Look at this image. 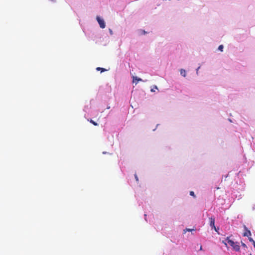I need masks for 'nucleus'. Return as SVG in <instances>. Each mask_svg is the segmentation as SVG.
Instances as JSON below:
<instances>
[{
  "instance_id": "nucleus-1",
  "label": "nucleus",
  "mask_w": 255,
  "mask_h": 255,
  "mask_svg": "<svg viewBox=\"0 0 255 255\" xmlns=\"http://www.w3.org/2000/svg\"><path fill=\"white\" fill-rule=\"evenodd\" d=\"M229 237H227L226 239L228 244L233 248V249L239 252L240 250L239 244L238 242H234L233 241L230 240Z\"/></svg>"
},
{
  "instance_id": "nucleus-2",
  "label": "nucleus",
  "mask_w": 255,
  "mask_h": 255,
  "mask_svg": "<svg viewBox=\"0 0 255 255\" xmlns=\"http://www.w3.org/2000/svg\"><path fill=\"white\" fill-rule=\"evenodd\" d=\"M96 19L100 25V27L102 28H104L106 26L104 20L102 19H101L99 16H97Z\"/></svg>"
},
{
  "instance_id": "nucleus-3",
  "label": "nucleus",
  "mask_w": 255,
  "mask_h": 255,
  "mask_svg": "<svg viewBox=\"0 0 255 255\" xmlns=\"http://www.w3.org/2000/svg\"><path fill=\"white\" fill-rule=\"evenodd\" d=\"M244 229L245 230V232L244 233L243 236L245 237H249L250 236H251L252 234L251 231L247 228L246 226H244Z\"/></svg>"
},
{
  "instance_id": "nucleus-4",
  "label": "nucleus",
  "mask_w": 255,
  "mask_h": 255,
  "mask_svg": "<svg viewBox=\"0 0 255 255\" xmlns=\"http://www.w3.org/2000/svg\"><path fill=\"white\" fill-rule=\"evenodd\" d=\"M210 225L212 229L216 230V227L215 226V218L214 217L210 218Z\"/></svg>"
},
{
  "instance_id": "nucleus-5",
  "label": "nucleus",
  "mask_w": 255,
  "mask_h": 255,
  "mask_svg": "<svg viewBox=\"0 0 255 255\" xmlns=\"http://www.w3.org/2000/svg\"><path fill=\"white\" fill-rule=\"evenodd\" d=\"M132 79H133V83H135V84H137V83L139 81H142V80L141 78H138L135 76H133Z\"/></svg>"
},
{
  "instance_id": "nucleus-6",
  "label": "nucleus",
  "mask_w": 255,
  "mask_h": 255,
  "mask_svg": "<svg viewBox=\"0 0 255 255\" xmlns=\"http://www.w3.org/2000/svg\"><path fill=\"white\" fill-rule=\"evenodd\" d=\"M180 74L184 77L186 76V71L183 69L180 70Z\"/></svg>"
},
{
  "instance_id": "nucleus-7",
  "label": "nucleus",
  "mask_w": 255,
  "mask_h": 255,
  "mask_svg": "<svg viewBox=\"0 0 255 255\" xmlns=\"http://www.w3.org/2000/svg\"><path fill=\"white\" fill-rule=\"evenodd\" d=\"M96 70L97 71H101V72H103L107 71V70L106 69L103 68H101V67H97L96 68Z\"/></svg>"
},
{
  "instance_id": "nucleus-8",
  "label": "nucleus",
  "mask_w": 255,
  "mask_h": 255,
  "mask_svg": "<svg viewBox=\"0 0 255 255\" xmlns=\"http://www.w3.org/2000/svg\"><path fill=\"white\" fill-rule=\"evenodd\" d=\"M88 121H89L91 124H92L93 125H94V126H98V124H97L96 122H95V121H94L93 120H91V119L90 120H88Z\"/></svg>"
},
{
  "instance_id": "nucleus-9",
  "label": "nucleus",
  "mask_w": 255,
  "mask_h": 255,
  "mask_svg": "<svg viewBox=\"0 0 255 255\" xmlns=\"http://www.w3.org/2000/svg\"><path fill=\"white\" fill-rule=\"evenodd\" d=\"M218 49L219 50H220L221 51H223V45H220L219 47H218Z\"/></svg>"
},
{
  "instance_id": "nucleus-10",
  "label": "nucleus",
  "mask_w": 255,
  "mask_h": 255,
  "mask_svg": "<svg viewBox=\"0 0 255 255\" xmlns=\"http://www.w3.org/2000/svg\"><path fill=\"white\" fill-rule=\"evenodd\" d=\"M248 239H249V241L252 242V243H254V242H255V241L253 239V238H252L251 237V236L248 237Z\"/></svg>"
},
{
  "instance_id": "nucleus-11",
  "label": "nucleus",
  "mask_w": 255,
  "mask_h": 255,
  "mask_svg": "<svg viewBox=\"0 0 255 255\" xmlns=\"http://www.w3.org/2000/svg\"><path fill=\"white\" fill-rule=\"evenodd\" d=\"M190 195L192 196H193V197L195 198L196 197V196L194 193L193 191H190Z\"/></svg>"
},
{
  "instance_id": "nucleus-12",
  "label": "nucleus",
  "mask_w": 255,
  "mask_h": 255,
  "mask_svg": "<svg viewBox=\"0 0 255 255\" xmlns=\"http://www.w3.org/2000/svg\"><path fill=\"white\" fill-rule=\"evenodd\" d=\"M241 243H242V246L243 247H244V248H247V246H246V245L245 243H243V242H242Z\"/></svg>"
},
{
  "instance_id": "nucleus-13",
  "label": "nucleus",
  "mask_w": 255,
  "mask_h": 255,
  "mask_svg": "<svg viewBox=\"0 0 255 255\" xmlns=\"http://www.w3.org/2000/svg\"><path fill=\"white\" fill-rule=\"evenodd\" d=\"M186 231H188V232H191L192 231H194V229H186Z\"/></svg>"
},
{
  "instance_id": "nucleus-14",
  "label": "nucleus",
  "mask_w": 255,
  "mask_h": 255,
  "mask_svg": "<svg viewBox=\"0 0 255 255\" xmlns=\"http://www.w3.org/2000/svg\"><path fill=\"white\" fill-rule=\"evenodd\" d=\"M109 32H110V34H111V35H112V34H113V31H112V30L111 29H109Z\"/></svg>"
},
{
  "instance_id": "nucleus-15",
  "label": "nucleus",
  "mask_w": 255,
  "mask_h": 255,
  "mask_svg": "<svg viewBox=\"0 0 255 255\" xmlns=\"http://www.w3.org/2000/svg\"><path fill=\"white\" fill-rule=\"evenodd\" d=\"M218 230H219V228H216V230H215V231L218 233Z\"/></svg>"
},
{
  "instance_id": "nucleus-16",
  "label": "nucleus",
  "mask_w": 255,
  "mask_h": 255,
  "mask_svg": "<svg viewBox=\"0 0 255 255\" xmlns=\"http://www.w3.org/2000/svg\"><path fill=\"white\" fill-rule=\"evenodd\" d=\"M135 178L136 181H138V178L136 175H135Z\"/></svg>"
},
{
  "instance_id": "nucleus-17",
  "label": "nucleus",
  "mask_w": 255,
  "mask_h": 255,
  "mask_svg": "<svg viewBox=\"0 0 255 255\" xmlns=\"http://www.w3.org/2000/svg\"><path fill=\"white\" fill-rule=\"evenodd\" d=\"M200 250H202V247L201 245L200 246Z\"/></svg>"
},
{
  "instance_id": "nucleus-18",
  "label": "nucleus",
  "mask_w": 255,
  "mask_h": 255,
  "mask_svg": "<svg viewBox=\"0 0 255 255\" xmlns=\"http://www.w3.org/2000/svg\"><path fill=\"white\" fill-rule=\"evenodd\" d=\"M223 243L227 246V244L226 242H224V241H223Z\"/></svg>"
},
{
  "instance_id": "nucleus-19",
  "label": "nucleus",
  "mask_w": 255,
  "mask_h": 255,
  "mask_svg": "<svg viewBox=\"0 0 255 255\" xmlns=\"http://www.w3.org/2000/svg\"><path fill=\"white\" fill-rule=\"evenodd\" d=\"M151 92H154L155 91H154V89H151Z\"/></svg>"
},
{
  "instance_id": "nucleus-20",
  "label": "nucleus",
  "mask_w": 255,
  "mask_h": 255,
  "mask_svg": "<svg viewBox=\"0 0 255 255\" xmlns=\"http://www.w3.org/2000/svg\"><path fill=\"white\" fill-rule=\"evenodd\" d=\"M253 244L254 246V247H255V242H254V243H253Z\"/></svg>"
},
{
  "instance_id": "nucleus-21",
  "label": "nucleus",
  "mask_w": 255,
  "mask_h": 255,
  "mask_svg": "<svg viewBox=\"0 0 255 255\" xmlns=\"http://www.w3.org/2000/svg\"><path fill=\"white\" fill-rule=\"evenodd\" d=\"M143 34H145L146 32L144 30H143Z\"/></svg>"
},
{
  "instance_id": "nucleus-22",
  "label": "nucleus",
  "mask_w": 255,
  "mask_h": 255,
  "mask_svg": "<svg viewBox=\"0 0 255 255\" xmlns=\"http://www.w3.org/2000/svg\"><path fill=\"white\" fill-rule=\"evenodd\" d=\"M154 88H155V89H157V86H154Z\"/></svg>"
},
{
  "instance_id": "nucleus-23",
  "label": "nucleus",
  "mask_w": 255,
  "mask_h": 255,
  "mask_svg": "<svg viewBox=\"0 0 255 255\" xmlns=\"http://www.w3.org/2000/svg\"><path fill=\"white\" fill-rule=\"evenodd\" d=\"M250 255H252V254H251Z\"/></svg>"
}]
</instances>
